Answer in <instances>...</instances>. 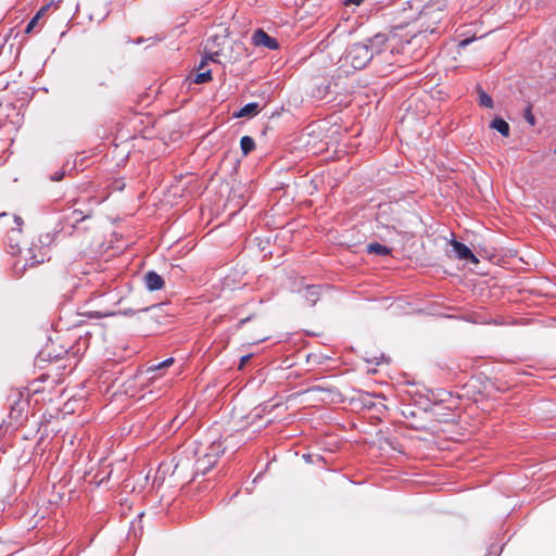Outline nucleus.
Segmentation results:
<instances>
[{
    "instance_id": "aec40b11",
    "label": "nucleus",
    "mask_w": 556,
    "mask_h": 556,
    "mask_svg": "<svg viewBox=\"0 0 556 556\" xmlns=\"http://www.w3.org/2000/svg\"><path fill=\"white\" fill-rule=\"evenodd\" d=\"M251 358V355H244L241 357L240 359V365H239V368H243V366L250 361Z\"/></svg>"
},
{
    "instance_id": "4468645a",
    "label": "nucleus",
    "mask_w": 556,
    "mask_h": 556,
    "mask_svg": "<svg viewBox=\"0 0 556 556\" xmlns=\"http://www.w3.org/2000/svg\"><path fill=\"white\" fill-rule=\"evenodd\" d=\"M50 4L43 5L29 21L25 28V33L29 34L38 24L39 20L45 15V13L48 11Z\"/></svg>"
},
{
    "instance_id": "bb28decb",
    "label": "nucleus",
    "mask_w": 556,
    "mask_h": 556,
    "mask_svg": "<svg viewBox=\"0 0 556 556\" xmlns=\"http://www.w3.org/2000/svg\"><path fill=\"white\" fill-rule=\"evenodd\" d=\"M554 152H555V154H556V149H555V151H554Z\"/></svg>"
},
{
    "instance_id": "ddd939ff",
    "label": "nucleus",
    "mask_w": 556,
    "mask_h": 556,
    "mask_svg": "<svg viewBox=\"0 0 556 556\" xmlns=\"http://www.w3.org/2000/svg\"><path fill=\"white\" fill-rule=\"evenodd\" d=\"M366 251L369 254H377V255H382V256L389 255L391 253V249H389L388 247L382 245L378 242H372V243L367 244Z\"/></svg>"
},
{
    "instance_id": "393cba45",
    "label": "nucleus",
    "mask_w": 556,
    "mask_h": 556,
    "mask_svg": "<svg viewBox=\"0 0 556 556\" xmlns=\"http://www.w3.org/2000/svg\"><path fill=\"white\" fill-rule=\"evenodd\" d=\"M250 318H244V319H241L240 320V325H243L247 320H249Z\"/></svg>"
},
{
    "instance_id": "f8f14e48",
    "label": "nucleus",
    "mask_w": 556,
    "mask_h": 556,
    "mask_svg": "<svg viewBox=\"0 0 556 556\" xmlns=\"http://www.w3.org/2000/svg\"><path fill=\"white\" fill-rule=\"evenodd\" d=\"M319 288L317 286H307L305 288L304 296L309 305H315L317 301L319 300Z\"/></svg>"
},
{
    "instance_id": "1a4fd4ad",
    "label": "nucleus",
    "mask_w": 556,
    "mask_h": 556,
    "mask_svg": "<svg viewBox=\"0 0 556 556\" xmlns=\"http://www.w3.org/2000/svg\"><path fill=\"white\" fill-rule=\"evenodd\" d=\"M175 359L173 357L166 358L163 362H160L157 364H150L147 367V372H153L154 375L152 378L161 377L163 374V369L172 366L174 364Z\"/></svg>"
},
{
    "instance_id": "f257e3e1",
    "label": "nucleus",
    "mask_w": 556,
    "mask_h": 556,
    "mask_svg": "<svg viewBox=\"0 0 556 556\" xmlns=\"http://www.w3.org/2000/svg\"><path fill=\"white\" fill-rule=\"evenodd\" d=\"M2 219H11L13 226L8 232V243L11 247L13 253H18L21 261L24 262V267L29 266L34 267L36 265L45 263L49 260L48 253L49 249L47 245L39 242H31L30 245L26 249L21 248L22 243V226L24 224L23 219L20 216L13 215L10 216L8 213L0 214V220Z\"/></svg>"
},
{
    "instance_id": "f03ea898",
    "label": "nucleus",
    "mask_w": 556,
    "mask_h": 556,
    "mask_svg": "<svg viewBox=\"0 0 556 556\" xmlns=\"http://www.w3.org/2000/svg\"><path fill=\"white\" fill-rule=\"evenodd\" d=\"M372 51L368 45L357 42L349 48L344 56V62L354 70H362L372 59Z\"/></svg>"
},
{
    "instance_id": "20e7f679",
    "label": "nucleus",
    "mask_w": 556,
    "mask_h": 556,
    "mask_svg": "<svg viewBox=\"0 0 556 556\" xmlns=\"http://www.w3.org/2000/svg\"><path fill=\"white\" fill-rule=\"evenodd\" d=\"M226 43H228L226 37H211L210 39H207L205 45L206 55L204 58H207V60H211L213 62H220L219 56L224 54L223 47Z\"/></svg>"
},
{
    "instance_id": "2eb2a0df",
    "label": "nucleus",
    "mask_w": 556,
    "mask_h": 556,
    "mask_svg": "<svg viewBox=\"0 0 556 556\" xmlns=\"http://www.w3.org/2000/svg\"><path fill=\"white\" fill-rule=\"evenodd\" d=\"M240 148L243 155H248L255 149L254 139L250 136H243L240 140Z\"/></svg>"
},
{
    "instance_id": "9d476101",
    "label": "nucleus",
    "mask_w": 556,
    "mask_h": 556,
    "mask_svg": "<svg viewBox=\"0 0 556 556\" xmlns=\"http://www.w3.org/2000/svg\"><path fill=\"white\" fill-rule=\"evenodd\" d=\"M260 112L258 103L251 102L240 109L238 113H235V117H252Z\"/></svg>"
},
{
    "instance_id": "6ab92c4d",
    "label": "nucleus",
    "mask_w": 556,
    "mask_h": 556,
    "mask_svg": "<svg viewBox=\"0 0 556 556\" xmlns=\"http://www.w3.org/2000/svg\"><path fill=\"white\" fill-rule=\"evenodd\" d=\"M81 315L89 317V318H101L102 316H104L103 314H101L100 312H97V311L81 313Z\"/></svg>"
},
{
    "instance_id": "a878e982",
    "label": "nucleus",
    "mask_w": 556,
    "mask_h": 556,
    "mask_svg": "<svg viewBox=\"0 0 556 556\" xmlns=\"http://www.w3.org/2000/svg\"><path fill=\"white\" fill-rule=\"evenodd\" d=\"M264 339H265V337L256 338L255 340H256V341H263Z\"/></svg>"
},
{
    "instance_id": "6e6552de",
    "label": "nucleus",
    "mask_w": 556,
    "mask_h": 556,
    "mask_svg": "<svg viewBox=\"0 0 556 556\" xmlns=\"http://www.w3.org/2000/svg\"><path fill=\"white\" fill-rule=\"evenodd\" d=\"M207 58H203L198 67V74L192 78L194 84H204L212 80L211 70H206Z\"/></svg>"
},
{
    "instance_id": "5701e85b",
    "label": "nucleus",
    "mask_w": 556,
    "mask_h": 556,
    "mask_svg": "<svg viewBox=\"0 0 556 556\" xmlns=\"http://www.w3.org/2000/svg\"><path fill=\"white\" fill-rule=\"evenodd\" d=\"M63 175H64L63 173L56 174V177H54L53 179L59 181V180H61L63 178Z\"/></svg>"
},
{
    "instance_id": "4be33fe9",
    "label": "nucleus",
    "mask_w": 556,
    "mask_h": 556,
    "mask_svg": "<svg viewBox=\"0 0 556 556\" xmlns=\"http://www.w3.org/2000/svg\"><path fill=\"white\" fill-rule=\"evenodd\" d=\"M471 41H473L472 38H467V39H464L459 42V47L462 48H465L466 46H468Z\"/></svg>"
},
{
    "instance_id": "39448f33",
    "label": "nucleus",
    "mask_w": 556,
    "mask_h": 556,
    "mask_svg": "<svg viewBox=\"0 0 556 556\" xmlns=\"http://www.w3.org/2000/svg\"><path fill=\"white\" fill-rule=\"evenodd\" d=\"M253 42L255 46L260 47H266L270 50H276L279 45L277 40L273 37H270L267 33H265L263 29H257L253 34Z\"/></svg>"
},
{
    "instance_id": "dca6fc26",
    "label": "nucleus",
    "mask_w": 556,
    "mask_h": 556,
    "mask_svg": "<svg viewBox=\"0 0 556 556\" xmlns=\"http://www.w3.org/2000/svg\"><path fill=\"white\" fill-rule=\"evenodd\" d=\"M479 103H480V105L485 106V108L493 106L492 98L488 93H485L482 89L479 90Z\"/></svg>"
},
{
    "instance_id": "b1692460",
    "label": "nucleus",
    "mask_w": 556,
    "mask_h": 556,
    "mask_svg": "<svg viewBox=\"0 0 556 556\" xmlns=\"http://www.w3.org/2000/svg\"><path fill=\"white\" fill-rule=\"evenodd\" d=\"M428 14H429L428 9H426L425 11H422V12H421V15H422L424 17H425V16H427Z\"/></svg>"
},
{
    "instance_id": "9b49d317",
    "label": "nucleus",
    "mask_w": 556,
    "mask_h": 556,
    "mask_svg": "<svg viewBox=\"0 0 556 556\" xmlns=\"http://www.w3.org/2000/svg\"><path fill=\"white\" fill-rule=\"evenodd\" d=\"M491 128L497 130L504 137L509 136V125L506 121H504L501 117H496L492 121Z\"/></svg>"
},
{
    "instance_id": "7ed1b4c3",
    "label": "nucleus",
    "mask_w": 556,
    "mask_h": 556,
    "mask_svg": "<svg viewBox=\"0 0 556 556\" xmlns=\"http://www.w3.org/2000/svg\"><path fill=\"white\" fill-rule=\"evenodd\" d=\"M223 452L220 442H212L195 460V473L205 475L215 466Z\"/></svg>"
},
{
    "instance_id": "412c9836",
    "label": "nucleus",
    "mask_w": 556,
    "mask_h": 556,
    "mask_svg": "<svg viewBox=\"0 0 556 556\" xmlns=\"http://www.w3.org/2000/svg\"><path fill=\"white\" fill-rule=\"evenodd\" d=\"M364 0H345V4L346 5H350V4H354V5H359L361 3H363Z\"/></svg>"
},
{
    "instance_id": "f3484780",
    "label": "nucleus",
    "mask_w": 556,
    "mask_h": 556,
    "mask_svg": "<svg viewBox=\"0 0 556 556\" xmlns=\"http://www.w3.org/2000/svg\"><path fill=\"white\" fill-rule=\"evenodd\" d=\"M90 217V214H86L84 215L81 211H78V210H74L72 212V219L75 222V223H79V222H83L85 220L86 218Z\"/></svg>"
},
{
    "instance_id": "423d86ee",
    "label": "nucleus",
    "mask_w": 556,
    "mask_h": 556,
    "mask_svg": "<svg viewBox=\"0 0 556 556\" xmlns=\"http://www.w3.org/2000/svg\"><path fill=\"white\" fill-rule=\"evenodd\" d=\"M452 247L454 248V251L457 254V257L459 260H466L470 261L473 264H478L479 260L476 257V255L471 252V250L464 243L453 240Z\"/></svg>"
},
{
    "instance_id": "a211bd4d",
    "label": "nucleus",
    "mask_w": 556,
    "mask_h": 556,
    "mask_svg": "<svg viewBox=\"0 0 556 556\" xmlns=\"http://www.w3.org/2000/svg\"><path fill=\"white\" fill-rule=\"evenodd\" d=\"M525 118L527 119V122L530 124V125H534L535 124V118L532 114V109L531 106L529 105L525 112Z\"/></svg>"
},
{
    "instance_id": "0eeeda50",
    "label": "nucleus",
    "mask_w": 556,
    "mask_h": 556,
    "mask_svg": "<svg viewBox=\"0 0 556 556\" xmlns=\"http://www.w3.org/2000/svg\"><path fill=\"white\" fill-rule=\"evenodd\" d=\"M144 283L150 291L161 290L164 287L163 278L155 271L151 270L144 275Z\"/></svg>"
}]
</instances>
